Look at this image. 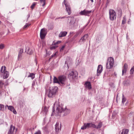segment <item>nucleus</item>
<instances>
[{"label":"nucleus","instance_id":"f03ea898","mask_svg":"<svg viewBox=\"0 0 134 134\" xmlns=\"http://www.w3.org/2000/svg\"><path fill=\"white\" fill-rule=\"evenodd\" d=\"M6 68L4 66H2L0 70L1 76L3 79H5L8 77L9 76L8 72L6 71Z\"/></svg>","mask_w":134,"mask_h":134},{"label":"nucleus","instance_id":"c756f323","mask_svg":"<svg viewBox=\"0 0 134 134\" xmlns=\"http://www.w3.org/2000/svg\"><path fill=\"white\" fill-rule=\"evenodd\" d=\"M134 72V66L131 68L130 71V73L131 74H132Z\"/></svg>","mask_w":134,"mask_h":134},{"label":"nucleus","instance_id":"37998d69","mask_svg":"<svg viewBox=\"0 0 134 134\" xmlns=\"http://www.w3.org/2000/svg\"><path fill=\"white\" fill-rule=\"evenodd\" d=\"M61 42V41H58L57 42H56L55 43L56 44H58L59 43H60Z\"/></svg>","mask_w":134,"mask_h":134},{"label":"nucleus","instance_id":"a878e982","mask_svg":"<svg viewBox=\"0 0 134 134\" xmlns=\"http://www.w3.org/2000/svg\"><path fill=\"white\" fill-rule=\"evenodd\" d=\"M48 111V109L46 107H45L44 108L43 110V111L44 113V114L46 115Z\"/></svg>","mask_w":134,"mask_h":134},{"label":"nucleus","instance_id":"4be33fe9","mask_svg":"<svg viewBox=\"0 0 134 134\" xmlns=\"http://www.w3.org/2000/svg\"><path fill=\"white\" fill-rule=\"evenodd\" d=\"M53 82L54 83H58L59 84V80L58 78H57L55 76H54L53 78Z\"/></svg>","mask_w":134,"mask_h":134},{"label":"nucleus","instance_id":"7ed1b4c3","mask_svg":"<svg viewBox=\"0 0 134 134\" xmlns=\"http://www.w3.org/2000/svg\"><path fill=\"white\" fill-rule=\"evenodd\" d=\"M58 87L56 86L50 87L48 93V97L49 98H53L57 91Z\"/></svg>","mask_w":134,"mask_h":134},{"label":"nucleus","instance_id":"423d86ee","mask_svg":"<svg viewBox=\"0 0 134 134\" xmlns=\"http://www.w3.org/2000/svg\"><path fill=\"white\" fill-rule=\"evenodd\" d=\"M78 73L77 72L74 70H72L71 71H70L69 72V76L68 75L70 79H74L77 77Z\"/></svg>","mask_w":134,"mask_h":134},{"label":"nucleus","instance_id":"49530a36","mask_svg":"<svg viewBox=\"0 0 134 134\" xmlns=\"http://www.w3.org/2000/svg\"><path fill=\"white\" fill-rule=\"evenodd\" d=\"M133 125H134V120H133Z\"/></svg>","mask_w":134,"mask_h":134},{"label":"nucleus","instance_id":"393cba45","mask_svg":"<svg viewBox=\"0 0 134 134\" xmlns=\"http://www.w3.org/2000/svg\"><path fill=\"white\" fill-rule=\"evenodd\" d=\"M102 122H99L98 123V124L97 126H96V127H94V128H96L97 129L100 128L102 127Z\"/></svg>","mask_w":134,"mask_h":134},{"label":"nucleus","instance_id":"79ce46f5","mask_svg":"<svg viewBox=\"0 0 134 134\" xmlns=\"http://www.w3.org/2000/svg\"><path fill=\"white\" fill-rule=\"evenodd\" d=\"M65 47V46H63L60 49V51H62L63 50L64 48Z\"/></svg>","mask_w":134,"mask_h":134},{"label":"nucleus","instance_id":"6e6552de","mask_svg":"<svg viewBox=\"0 0 134 134\" xmlns=\"http://www.w3.org/2000/svg\"><path fill=\"white\" fill-rule=\"evenodd\" d=\"M109 18L111 20L113 21L116 18V15L115 12L113 9L109 10Z\"/></svg>","mask_w":134,"mask_h":134},{"label":"nucleus","instance_id":"2f4dec72","mask_svg":"<svg viewBox=\"0 0 134 134\" xmlns=\"http://www.w3.org/2000/svg\"><path fill=\"white\" fill-rule=\"evenodd\" d=\"M41 3H42V6H43L45 4L46 0H40V1Z\"/></svg>","mask_w":134,"mask_h":134},{"label":"nucleus","instance_id":"a19ab883","mask_svg":"<svg viewBox=\"0 0 134 134\" xmlns=\"http://www.w3.org/2000/svg\"><path fill=\"white\" fill-rule=\"evenodd\" d=\"M56 55V53H55L54 54H53L51 55V57L49 58V60H50L53 57L55 56Z\"/></svg>","mask_w":134,"mask_h":134},{"label":"nucleus","instance_id":"f257e3e1","mask_svg":"<svg viewBox=\"0 0 134 134\" xmlns=\"http://www.w3.org/2000/svg\"><path fill=\"white\" fill-rule=\"evenodd\" d=\"M56 111L57 113L58 116H61V113H63V116H64L68 114L70 112V110L67 109L66 106H64L62 103H59L57 105Z\"/></svg>","mask_w":134,"mask_h":134},{"label":"nucleus","instance_id":"a211bd4d","mask_svg":"<svg viewBox=\"0 0 134 134\" xmlns=\"http://www.w3.org/2000/svg\"><path fill=\"white\" fill-rule=\"evenodd\" d=\"M67 34L66 31H61L59 35V37H64L66 36Z\"/></svg>","mask_w":134,"mask_h":134},{"label":"nucleus","instance_id":"b1692460","mask_svg":"<svg viewBox=\"0 0 134 134\" xmlns=\"http://www.w3.org/2000/svg\"><path fill=\"white\" fill-rule=\"evenodd\" d=\"M30 74L27 76L28 77H31L32 79H33L35 77V74L33 73H29Z\"/></svg>","mask_w":134,"mask_h":134},{"label":"nucleus","instance_id":"aec40b11","mask_svg":"<svg viewBox=\"0 0 134 134\" xmlns=\"http://www.w3.org/2000/svg\"><path fill=\"white\" fill-rule=\"evenodd\" d=\"M23 52V49H21L19 52L18 58L19 59L22 57V54Z\"/></svg>","mask_w":134,"mask_h":134},{"label":"nucleus","instance_id":"9d476101","mask_svg":"<svg viewBox=\"0 0 134 134\" xmlns=\"http://www.w3.org/2000/svg\"><path fill=\"white\" fill-rule=\"evenodd\" d=\"M92 12V10H84L81 11L80 13L81 15H84L85 16H89V14Z\"/></svg>","mask_w":134,"mask_h":134},{"label":"nucleus","instance_id":"cd10ccee","mask_svg":"<svg viewBox=\"0 0 134 134\" xmlns=\"http://www.w3.org/2000/svg\"><path fill=\"white\" fill-rule=\"evenodd\" d=\"M4 110V105L0 104V111H3Z\"/></svg>","mask_w":134,"mask_h":134},{"label":"nucleus","instance_id":"ea45409f","mask_svg":"<svg viewBox=\"0 0 134 134\" xmlns=\"http://www.w3.org/2000/svg\"><path fill=\"white\" fill-rule=\"evenodd\" d=\"M36 81L34 80L33 81L32 84V87H33L35 85Z\"/></svg>","mask_w":134,"mask_h":134},{"label":"nucleus","instance_id":"412c9836","mask_svg":"<svg viewBox=\"0 0 134 134\" xmlns=\"http://www.w3.org/2000/svg\"><path fill=\"white\" fill-rule=\"evenodd\" d=\"M55 129L56 132H58L59 131V130H60V127L59 128V123L58 122H57L55 125Z\"/></svg>","mask_w":134,"mask_h":134},{"label":"nucleus","instance_id":"f3484780","mask_svg":"<svg viewBox=\"0 0 134 134\" xmlns=\"http://www.w3.org/2000/svg\"><path fill=\"white\" fill-rule=\"evenodd\" d=\"M85 86L86 88H88L89 89H91L92 88L90 82H86L85 84Z\"/></svg>","mask_w":134,"mask_h":134},{"label":"nucleus","instance_id":"39448f33","mask_svg":"<svg viewBox=\"0 0 134 134\" xmlns=\"http://www.w3.org/2000/svg\"><path fill=\"white\" fill-rule=\"evenodd\" d=\"M59 80V84L60 85L64 86L67 80L66 77L64 75H60L58 77Z\"/></svg>","mask_w":134,"mask_h":134},{"label":"nucleus","instance_id":"dca6fc26","mask_svg":"<svg viewBox=\"0 0 134 134\" xmlns=\"http://www.w3.org/2000/svg\"><path fill=\"white\" fill-rule=\"evenodd\" d=\"M88 37L87 34L85 35L81 38L79 42L80 43H82L84 42L87 39Z\"/></svg>","mask_w":134,"mask_h":134},{"label":"nucleus","instance_id":"72a5a7b5","mask_svg":"<svg viewBox=\"0 0 134 134\" xmlns=\"http://www.w3.org/2000/svg\"><path fill=\"white\" fill-rule=\"evenodd\" d=\"M36 5V3L35 2L33 3V4L32 5L31 7V8L32 9H33L34 8Z\"/></svg>","mask_w":134,"mask_h":134},{"label":"nucleus","instance_id":"c03bdc74","mask_svg":"<svg viewBox=\"0 0 134 134\" xmlns=\"http://www.w3.org/2000/svg\"><path fill=\"white\" fill-rule=\"evenodd\" d=\"M65 18V17H59L58 19H59V18H62V19H63V18Z\"/></svg>","mask_w":134,"mask_h":134},{"label":"nucleus","instance_id":"c9c22d12","mask_svg":"<svg viewBox=\"0 0 134 134\" xmlns=\"http://www.w3.org/2000/svg\"><path fill=\"white\" fill-rule=\"evenodd\" d=\"M30 24H29L27 23H26V24L24 26V28H26L27 27L29 26H30Z\"/></svg>","mask_w":134,"mask_h":134},{"label":"nucleus","instance_id":"f8f14e48","mask_svg":"<svg viewBox=\"0 0 134 134\" xmlns=\"http://www.w3.org/2000/svg\"><path fill=\"white\" fill-rule=\"evenodd\" d=\"M69 20H70L69 22V26L71 27H74L75 24L76 23L74 18L73 17H70Z\"/></svg>","mask_w":134,"mask_h":134},{"label":"nucleus","instance_id":"de8ad7c7","mask_svg":"<svg viewBox=\"0 0 134 134\" xmlns=\"http://www.w3.org/2000/svg\"><path fill=\"white\" fill-rule=\"evenodd\" d=\"M76 25H78V24H76Z\"/></svg>","mask_w":134,"mask_h":134},{"label":"nucleus","instance_id":"09e8293b","mask_svg":"<svg viewBox=\"0 0 134 134\" xmlns=\"http://www.w3.org/2000/svg\"><path fill=\"white\" fill-rule=\"evenodd\" d=\"M65 64H66V62H65Z\"/></svg>","mask_w":134,"mask_h":134},{"label":"nucleus","instance_id":"2eb2a0df","mask_svg":"<svg viewBox=\"0 0 134 134\" xmlns=\"http://www.w3.org/2000/svg\"><path fill=\"white\" fill-rule=\"evenodd\" d=\"M103 67L102 66L100 65H98L97 70V76H98L101 73L103 70Z\"/></svg>","mask_w":134,"mask_h":134},{"label":"nucleus","instance_id":"ddd939ff","mask_svg":"<svg viewBox=\"0 0 134 134\" xmlns=\"http://www.w3.org/2000/svg\"><path fill=\"white\" fill-rule=\"evenodd\" d=\"M15 129V127L12 125H11L9 130L8 132V134H14L16 132H14V130Z\"/></svg>","mask_w":134,"mask_h":134},{"label":"nucleus","instance_id":"c85d7f7f","mask_svg":"<svg viewBox=\"0 0 134 134\" xmlns=\"http://www.w3.org/2000/svg\"><path fill=\"white\" fill-rule=\"evenodd\" d=\"M126 21V19L125 17H123V20L122 21V24H125Z\"/></svg>","mask_w":134,"mask_h":134},{"label":"nucleus","instance_id":"58836bf2","mask_svg":"<svg viewBox=\"0 0 134 134\" xmlns=\"http://www.w3.org/2000/svg\"><path fill=\"white\" fill-rule=\"evenodd\" d=\"M79 32H77L76 34L74 36V38H76L79 35Z\"/></svg>","mask_w":134,"mask_h":134},{"label":"nucleus","instance_id":"0eeeda50","mask_svg":"<svg viewBox=\"0 0 134 134\" xmlns=\"http://www.w3.org/2000/svg\"><path fill=\"white\" fill-rule=\"evenodd\" d=\"M96 125L92 123H84L83 126L81 127V129L84 130L86 129L87 128L92 127H96Z\"/></svg>","mask_w":134,"mask_h":134},{"label":"nucleus","instance_id":"bb28decb","mask_svg":"<svg viewBox=\"0 0 134 134\" xmlns=\"http://www.w3.org/2000/svg\"><path fill=\"white\" fill-rule=\"evenodd\" d=\"M122 103L123 104H124L125 102L126 101V98L124 97V96L123 94H122Z\"/></svg>","mask_w":134,"mask_h":134},{"label":"nucleus","instance_id":"9b49d317","mask_svg":"<svg viewBox=\"0 0 134 134\" xmlns=\"http://www.w3.org/2000/svg\"><path fill=\"white\" fill-rule=\"evenodd\" d=\"M46 34V31L44 29H42L40 31V37L41 39L44 38Z\"/></svg>","mask_w":134,"mask_h":134},{"label":"nucleus","instance_id":"1a4fd4ad","mask_svg":"<svg viewBox=\"0 0 134 134\" xmlns=\"http://www.w3.org/2000/svg\"><path fill=\"white\" fill-rule=\"evenodd\" d=\"M66 0H64L63 4H64L65 5L66 11L68 12V15H70L71 13V9L70 6L66 3Z\"/></svg>","mask_w":134,"mask_h":134},{"label":"nucleus","instance_id":"6ab92c4d","mask_svg":"<svg viewBox=\"0 0 134 134\" xmlns=\"http://www.w3.org/2000/svg\"><path fill=\"white\" fill-rule=\"evenodd\" d=\"M128 65H127L126 63L125 64L123 68L122 69V75H123V74L124 72L125 73L127 70V68Z\"/></svg>","mask_w":134,"mask_h":134},{"label":"nucleus","instance_id":"7c9ffc66","mask_svg":"<svg viewBox=\"0 0 134 134\" xmlns=\"http://www.w3.org/2000/svg\"><path fill=\"white\" fill-rule=\"evenodd\" d=\"M27 53L31 54L32 53V50L30 48H28L27 50Z\"/></svg>","mask_w":134,"mask_h":134},{"label":"nucleus","instance_id":"473e14b6","mask_svg":"<svg viewBox=\"0 0 134 134\" xmlns=\"http://www.w3.org/2000/svg\"><path fill=\"white\" fill-rule=\"evenodd\" d=\"M4 84V83L3 81L0 80V88H2Z\"/></svg>","mask_w":134,"mask_h":134},{"label":"nucleus","instance_id":"a18cd8bd","mask_svg":"<svg viewBox=\"0 0 134 134\" xmlns=\"http://www.w3.org/2000/svg\"><path fill=\"white\" fill-rule=\"evenodd\" d=\"M92 2H93V0H90Z\"/></svg>","mask_w":134,"mask_h":134},{"label":"nucleus","instance_id":"20e7f679","mask_svg":"<svg viewBox=\"0 0 134 134\" xmlns=\"http://www.w3.org/2000/svg\"><path fill=\"white\" fill-rule=\"evenodd\" d=\"M114 62V59L113 58L110 57L108 59V62L106 63V68L110 69L113 67Z\"/></svg>","mask_w":134,"mask_h":134},{"label":"nucleus","instance_id":"4468645a","mask_svg":"<svg viewBox=\"0 0 134 134\" xmlns=\"http://www.w3.org/2000/svg\"><path fill=\"white\" fill-rule=\"evenodd\" d=\"M8 107V109L12 111L13 113L14 114H16V112L14 108L12 106H8L7 105H6L5 106V108Z\"/></svg>","mask_w":134,"mask_h":134},{"label":"nucleus","instance_id":"f704fd0d","mask_svg":"<svg viewBox=\"0 0 134 134\" xmlns=\"http://www.w3.org/2000/svg\"><path fill=\"white\" fill-rule=\"evenodd\" d=\"M4 47V45L3 44H0V49H3Z\"/></svg>","mask_w":134,"mask_h":134},{"label":"nucleus","instance_id":"4c0bfd02","mask_svg":"<svg viewBox=\"0 0 134 134\" xmlns=\"http://www.w3.org/2000/svg\"><path fill=\"white\" fill-rule=\"evenodd\" d=\"M35 134H41V132L40 130H38L36 132Z\"/></svg>","mask_w":134,"mask_h":134},{"label":"nucleus","instance_id":"5701e85b","mask_svg":"<svg viewBox=\"0 0 134 134\" xmlns=\"http://www.w3.org/2000/svg\"><path fill=\"white\" fill-rule=\"evenodd\" d=\"M129 132V130L128 129H124L122 130L121 134H127Z\"/></svg>","mask_w":134,"mask_h":134},{"label":"nucleus","instance_id":"e433bc0d","mask_svg":"<svg viewBox=\"0 0 134 134\" xmlns=\"http://www.w3.org/2000/svg\"><path fill=\"white\" fill-rule=\"evenodd\" d=\"M57 46H52L51 47V49H54L56 48L57 47Z\"/></svg>","mask_w":134,"mask_h":134}]
</instances>
